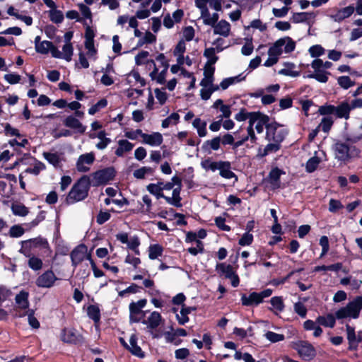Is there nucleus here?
Here are the masks:
<instances>
[{
	"instance_id": "obj_62",
	"label": "nucleus",
	"mask_w": 362,
	"mask_h": 362,
	"mask_svg": "<svg viewBox=\"0 0 362 362\" xmlns=\"http://www.w3.org/2000/svg\"><path fill=\"white\" fill-rule=\"evenodd\" d=\"M253 45L252 38L246 39V43L243 46L241 49V53L245 56L250 55L253 52Z\"/></svg>"
},
{
	"instance_id": "obj_49",
	"label": "nucleus",
	"mask_w": 362,
	"mask_h": 362,
	"mask_svg": "<svg viewBox=\"0 0 362 362\" xmlns=\"http://www.w3.org/2000/svg\"><path fill=\"white\" fill-rule=\"evenodd\" d=\"M204 56L208 59L207 64L213 65L218 60V57L216 55V49L214 47L205 49Z\"/></svg>"
},
{
	"instance_id": "obj_47",
	"label": "nucleus",
	"mask_w": 362,
	"mask_h": 362,
	"mask_svg": "<svg viewBox=\"0 0 362 362\" xmlns=\"http://www.w3.org/2000/svg\"><path fill=\"white\" fill-rule=\"evenodd\" d=\"M180 115L176 112H173L169 117L163 120L161 124L162 127L165 129L169 127L170 125H175L178 123Z\"/></svg>"
},
{
	"instance_id": "obj_5",
	"label": "nucleus",
	"mask_w": 362,
	"mask_h": 362,
	"mask_svg": "<svg viewBox=\"0 0 362 362\" xmlns=\"http://www.w3.org/2000/svg\"><path fill=\"white\" fill-rule=\"evenodd\" d=\"M29 293L25 291H21L15 297V315L22 317L26 315L29 309Z\"/></svg>"
},
{
	"instance_id": "obj_40",
	"label": "nucleus",
	"mask_w": 362,
	"mask_h": 362,
	"mask_svg": "<svg viewBox=\"0 0 362 362\" xmlns=\"http://www.w3.org/2000/svg\"><path fill=\"white\" fill-rule=\"evenodd\" d=\"M163 248L159 244L151 245L148 247V257L151 259H156L163 254Z\"/></svg>"
},
{
	"instance_id": "obj_21",
	"label": "nucleus",
	"mask_w": 362,
	"mask_h": 362,
	"mask_svg": "<svg viewBox=\"0 0 362 362\" xmlns=\"http://www.w3.org/2000/svg\"><path fill=\"white\" fill-rule=\"evenodd\" d=\"M66 127L74 129L78 133H84L86 128L83 126L81 122L73 116L67 117L64 122Z\"/></svg>"
},
{
	"instance_id": "obj_35",
	"label": "nucleus",
	"mask_w": 362,
	"mask_h": 362,
	"mask_svg": "<svg viewBox=\"0 0 362 362\" xmlns=\"http://www.w3.org/2000/svg\"><path fill=\"white\" fill-rule=\"evenodd\" d=\"M284 68L278 71L280 75L288 76L291 77H297L300 75V72L294 70L296 65L291 62H285Z\"/></svg>"
},
{
	"instance_id": "obj_17",
	"label": "nucleus",
	"mask_w": 362,
	"mask_h": 362,
	"mask_svg": "<svg viewBox=\"0 0 362 362\" xmlns=\"http://www.w3.org/2000/svg\"><path fill=\"white\" fill-rule=\"evenodd\" d=\"M163 141V135L160 132H152L142 135L141 143L151 146H159Z\"/></svg>"
},
{
	"instance_id": "obj_63",
	"label": "nucleus",
	"mask_w": 362,
	"mask_h": 362,
	"mask_svg": "<svg viewBox=\"0 0 362 362\" xmlns=\"http://www.w3.org/2000/svg\"><path fill=\"white\" fill-rule=\"evenodd\" d=\"M264 336L267 339L273 343L281 341L284 339V336L283 334H277L271 331L267 332Z\"/></svg>"
},
{
	"instance_id": "obj_28",
	"label": "nucleus",
	"mask_w": 362,
	"mask_h": 362,
	"mask_svg": "<svg viewBox=\"0 0 362 362\" xmlns=\"http://www.w3.org/2000/svg\"><path fill=\"white\" fill-rule=\"evenodd\" d=\"M335 115L339 118H345L347 119L349 117V113L351 110L350 105L347 102H343L338 106L335 107Z\"/></svg>"
},
{
	"instance_id": "obj_32",
	"label": "nucleus",
	"mask_w": 362,
	"mask_h": 362,
	"mask_svg": "<svg viewBox=\"0 0 362 362\" xmlns=\"http://www.w3.org/2000/svg\"><path fill=\"white\" fill-rule=\"evenodd\" d=\"M54 49H56V47L52 42L47 40L42 41L40 44H37L35 46L36 52L42 54H46L50 52L52 55Z\"/></svg>"
},
{
	"instance_id": "obj_7",
	"label": "nucleus",
	"mask_w": 362,
	"mask_h": 362,
	"mask_svg": "<svg viewBox=\"0 0 362 362\" xmlns=\"http://www.w3.org/2000/svg\"><path fill=\"white\" fill-rule=\"evenodd\" d=\"M146 304V300L142 299L129 304V321L131 323L142 322L145 316V311L142 309Z\"/></svg>"
},
{
	"instance_id": "obj_12",
	"label": "nucleus",
	"mask_w": 362,
	"mask_h": 362,
	"mask_svg": "<svg viewBox=\"0 0 362 362\" xmlns=\"http://www.w3.org/2000/svg\"><path fill=\"white\" fill-rule=\"evenodd\" d=\"M57 279L52 270H47L37 278L35 284L40 288H51Z\"/></svg>"
},
{
	"instance_id": "obj_22",
	"label": "nucleus",
	"mask_w": 362,
	"mask_h": 362,
	"mask_svg": "<svg viewBox=\"0 0 362 362\" xmlns=\"http://www.w3.org/2000/svg\"><path fill=\"white\" fill-rule=\"evenodd\" d=\"M161 315L158 312L154 311L151 313L147 320H143L142 323L146 325L147 327L151 329L158 327L161 322Z\"/></svg>"
},
{
	"instance_id": "obj_25",
	"label": "nucleus",
	"mask_w": 362,
	"mask_h": 362,
	"mask_svg": "<svg viewBox=\"0 0 362 362\" xmlns=\"http://www.w3.org/2000/svg\"><path fill=\"white\" fill-rule=\"evenodd\" d=\"M200 13V18L202 19L203 23L211 27H213L219 18V15L217 13L211 14L209 9H206Z\"/></svg>"
},
{
	"instance_id": "obj_2",
	"label": "nucleus",
	"mask_w": 362,
	"mask_h": 362,
	"mask_svg": "<svg viewBox=\"0 0 362 362\" xmlns=\"http://www.w3.org/2000/svg\"><path fill=\"white\" fill-rule=\"evenodd\" d=\"M362 310V296H357L350 301L346 306L341 307L335 312L336 318L343 319H357Z\"/></svg>"
},
{
	"instance_id": "obj_64",
	"label": "nucleus",
	"mask_w": 362,
	"mask_h": 362,
	"mask_svg": "<svg viewBox=\"0 0 362 362\" xmlns=\"http://www.w3.org/2000/svg\"><path fill=\"white\" fill-rule=\"evenodd\" d=\"M294 311L301 317L304 318L307 315V308L305 305L298 301L296 303L293 305Z\"/></svg>"
},
{
	"instance_id": "obj_59",
	"label": "nucleus",
	"mask_w": 362,
	"mask_h": 362,
	"mask_svg": "<svg viewBox=\"0 0 362 362\" xmlns=\"http://www.w3.org/2000/svg\"><path fill=\"white\" fill-rule=\"evenodd\" d=\"M255 112H247L245 109L240 110V111L235 115V119L238 122L245 121L248 119V122H250V118Z\"/></svg>"
},
{
	"instance_id": "obj_6",
	"label": "nucleus",
	"mask_w": 362,
	"mask_h": 362,
	"mask_svg": "<svg viewBox=\"0 0 362 362\" xmlns=\"http://www.w3.org/2000/svg\"><path fill=\"white\" fill-rule=\"evenodd\" d=\"M286 135V129L277 123H271L267 126L266 139L269 141L281 143Z\"/></svg>"
},
{
	"instance_id": "obj_29",
	"label": "nucleus",
	"mask_w": 362,
	"mask_h": 362,
	"mask_svg": "<svg viewBox=\"0 0 362 362\" xmlns=\"http://www.w3.org/2000/svg\"><path fill=\"white\" fill-rule=\"evenodd\" d=\"M128 349L134 356L139 358H143L144 356V354L141 349L137 345V337L135 334H132L129 338V346H128Z\"/></svg>"
},
{
	"instance_id": "obj_9",
	"label": "nucleus",
	"mask_w": 362,
	"mask_h": 362,
	"mask_svg": "<svg viewBox=\"0 0 362 362\" xmlns=\"http://www.w3.org/2000/svg\"><path fill=\"white\" fill-rule=\"evenodd\" d=\"M310 66L314 71L305 75L304 78H314L320 83H326L328 81L330 73L322 67L315 59L311 62Z\"/></svg>"
},
{
	"instance_id": "obj_18",
	"label": "nucleus",
	"mask_w": 362,
	"mask_h": 362,
	"mask_svg": "<svg viewBox=\"0 0 362 362\" xmlns=\"http://www.w3.org/2000/svg\"><path fill=\"white\" fill-rule=\"evenodd\" d=\"M354 12V6H348L339 9L335 13L332 14L329 17L335 22H341L344 19L350 17Z\"/></svg>"
},
{
	"instance_id": "obj_11",
	"label": "nucleus",
	"mask_w": 362,
	"mask_h": 362,
	"mask_svg": "<svg viewBox=\"0 0 362 362\" xmlns=\"http://www.w3.org/2000/svg\"><path fill=\"white\" fill-rule=\"evenodd\" d=\"M71 259L72 264L76 267L84 259H88L90 262L91 255L88 253V248L85 245H80L77 246L71 253Z\"/></svg>"
},
{
	"instance_id": "obj_33",
	"label": "nucleus",
	"mask_w": 362,
	"mask_h": 362,
	"mask_svg": "<svg viewBox=\"0 0 362 362\" xmlns=\"http://www.w3.org/2000/svg\"><path fill=\"white\" fill-rule=\"evenodd\" d=\"M216 270L221 276L228 279L235 272L230 264L226 263H218L216 266Z\"/></svg>"
},
{
	"instance_id": "obj_36",
	"label": "nucleus",
	"mask_w": 362,
	"mask_h": 362,
	"mask_svg": "<svg viewBox=\"0 0 362 362\" xmlns=\"http://www.w3.org/2000/svg\"><path fill=\"white\" fill-rule=\"evenodd\" d=\"M221 137L216 136L211 140L206 141L203 144V149L206 151L210 152L211 151H217L220 148L221 146Z\"/></svg>"
},
{
	"instance_id": "obj_38",
	"label": "nucleus",
	"mask_w": 362,
	"mask_h": 362,
	"mask_svg": "<svg viewBox=\"0 0 362 362\" xmlns=\"http://www.w3.org/2000/svg\"><path fill=\"white\" fill-rule=\"evenodd\" d=\"M221 163V161H214L210 158H207L201 162V166L205 170L215 172L218 170Z\"/></svg>"
},
{
	"instance_id": "obj_16",
	"label": "nucleus",
	"mask_w": 362,
	"mask_h": 362,
	"mask_svg": "<svg viewBox=\"0 0 362 362\" xmlns=\"http://www.w3.org/2000/svg\"><path fill=\"white\" fill-rule=\"evenodd\" d=\"M74 54V47L71 43H65L62 47V52L59 51L57 47L53 49L52 57L57 59H63L67 62H70Z\"/></svg>"
},
{
	"instance_id": "obj_20",
	"label": "nucleus",
	"mask_w": 362,
	"mask_h": 362,
	"mask_svg": "<svg viewBox=\"0 0 362 362\" xmlns=\"http://www.w3.org/2000/svg\"><path fill=\"white\" fill-rule=\"evenodd\" d=\"M118 146L115 151V153L117 157H123L127 153L132 151L134 144L127 139H120L117 142Z\"/></svg>"
},
{
	"instance_id": "obj_37",
	"label": "nucleus",
	"mask_w": 362,
	"mask_h": 362,
	"mask_svg": "<svg viewBox=\"0 0 362 362\" xmlns=\"http://www.w3.org/2000/svg\"><path fill=\"white\" fill-rule=\"evenodd\" d=\"M315 15L313 13L301 12L293 13L291 20L295 23L309 21L314 19Z\"/></svg>"
},
{
	"instance_id": "obj_3",
	"label": "nucleus",
	"mask_w": 362,
	"mask_h": 362,
	"mask_svg": "<svg viewBox=\"0 0 362 362\" xmlns=\"http://www.w3.org/2000/svg\"><path fill=\"white\" fill-rule=\"evenodd\" d=\"M49 246L48 242L41 238L30 239L21 242V247L19 252L27 257L33 256V250L35 249H45Z\"/></svg>"
},
{
	"instance_id": "obj_4",
	"label": "nucleus",
	"mask_w": 362,
	"mask_h": 362,
	"mask_svg": "<svg viewBox=\"0 0 362 362\" xmlns=\"http://www.w3.org/2000/svg\"><path fill=\"white\" fill-rule=\"evenodd\" d=\"M296 48V42L290 37H284L277 40L270 47L271 52L281 56L283 53L290 54Z\"/></svg>"
},
{
	"instance_id": "obj_30",
	"label": "nucleus",
	"mask_w": 362,
	"mask_h": 362,
	"mask_svg": "<svg viewBox=\"0 0 362 362\" xmlns=\"http://www.w3.org/2000/svg\"><path fill=\"white\" fill-rule=\"evenodd\" d=\"M317 322L322 326L332 328L336 323V316L332 314H327V315H320L317 317Z\"/></svg>"
},
{
	"instance_id": "obj_54",
	"label": "nucleus",
	"mask_w": 362,
	"mask_h": 362,
	"mask_svg": "<svg viewBox=\"0 0 362 362\" xmlns=\"http://www.w3.org/2000/svg\"><path fill=\"white\" fill-rule=\"evenodd\" d=\"M107 105V101L106 99H101L96 104L90 107L88 110V113L90 115H95L100 110L105 107Z\"/></svg>"
},
{
	"instance_id": "obj_39",
	"label": "nucleus",
	"mask_w": 362,
	"mask_h": 362,
	"mask_svg": "<svg viewBox=\"0 0 362 362\" xmlns=\"http://www.w3.org/2000/svg\"><path fill=\"white\" fill-rule=\"evenodd\" d=\"M43 156L50 164L54 167L57 168L60 166L62 159L58 153L45 152L43 153Z\"/></svg>"
},
{
	"instance_id": "obj_48",
	"label": "nucleus",
	"mask_w": 362,
	"mask_h": 362,
	"mask_svg": "<svg viewBox=\"0 0 362 362\" xmlns=\"http://www.w3.org/2000/svg\"><path fill=\"white\" fill-rule=\"evenodd\" d=\"M87 313L88 317L95 322H98L100 319V309L96 305H91L88 306Z\"/></svg>"
},
{
	"instance_id": "obj_60",
	"label": "nucleus",
	"mask_w": 362,
	"mask_h": 362,
	"mask_svg": "<svg viewBox=\"0 0 362 362\" xmlns=\"http://www.w3.org/2000/svg\"><path fill=\"white\" fill-rule=\"evenodd\" d=\"M149 52L148 51H141L135 57V63L136 65L140 66L146 64L148 61Z\"/></svg>"
},
{
	"instance_id": "obj_52",
	"label": "nucleus",
	"mask_w": 362,
	"mask_h": 362,
	"mask_svg": "<svg viewBox=\"0 0 362 362\" xmlns=\"http://www.w3.org/2000/svg\"><path fill=\"white\" fill-rule=\"evenodd\" d=\"M153 170L150 167L144 166L134 171L133 175L136 179H144L146 175L151 174Z\"/></svg>"
},
{
	"instance_id": "obj_55",
	"label": "nucleus",
	"mask_w": 362,
	"mask_h": 362,
	"mask_svg": "<svg viewBox=\"0 0 362 362\" xmlns=\"http://www.w3.org/2000/svg\"><path fill=\"white\" fill-rule=\"evenodd\" d=\"M280 148V143L273 141L272 143L268 144L264 148V151L262 153V156H265L269 153H275Z\"/></svg>"
},
{
	"instance_id": "obj_61",
	"label": "nucleus",
	"mask_w": 362,
	"mask_h": 362,
	"mask_svg": "<svg viewBox=\"0 0 362 362\" xmlns=\"http://www.w3.org/2000/svg\"><path fill=\"white\" fill-rule=\"evenodd\" d=\"M253 239L254 238L252 234L246 232L240 238L238 244L241 246H248L252 243Z\"/></svg>"
},
{
	"instance_id": "obj_50",
	"label": "nucleus",
	"mask_w": 362,
	"mask_h": 362,
	"mask_svg": "<svg viewBox=\"0 0 362 362\" xmlns=\"http://www.w3.org/2000/svg\"><path fill=\"white\" fill-rule=\"evenodd\" d=\"M28 264L33 270L37 271L42 269L43 263L41 259L33 255L29 257Z\"/></svg>"
},
{
	"instance_id": "obj_23",
	"label": "nucleus",
	"mask_w": 362,
	"mask_h": 362,
	"mask_svg": "<svg viewBox=\"0 0 362 362\" xmlns=\"http://www.w3.org/2000/svg\"><path fill=\"white\" fill-rule=\"evenodd\" d=\"M220 175L226 179L235 178V181L238 180V177L231 170V165L228 161H221L218 170Z\"/></svg>"
},
{
	"instance_id": "obj_43",
	"label": "nucleus",
	"mask_w": 362,
	"mask_h": 362,
	"mask_svg": "<svg viewBox=\"0 0 362 362\" xmlns=\"http://www.w3.org/2000/svg\"><path fill=\"white\" fill-rule=\"evenodd\" d=\"M11 210L14 215L19 216H25L29 212L28 209L21 203L13 204Z\"/></svg>"
},
{
	"instance_id": "obj_58",
	"label": "nucleus",
	"mask_w": 362,
	"mask_h": 362,
	"mask_svg": "<svg viewBox=\"0 0 362 362\" xmlns=\"http://www.w3.org/2000/svg\"><path fill=\"white\" fill-rule=\"evenodd\" d=\"M268 59L264 63V66L266 67H270L276 64L278 62L279 57V56L277 55L276 53L271 52L270 49H269L268 50Z\"/></svg>"
},
{
	"instance_id": "obj_8",
	"label": "nucleus",
	"mask_w": 362,
	"mask_h": 362,
	"mask_svg": "<svg viewBox=\"0 0 362 362\" xmlns=\"http://www.w3.org/2000/svg\"><path fill=\"white\" fill-rule=\"evenodd\" d=\"M336 158L341 161H345L354 156H358L360 151L355 147L349 148L346 144L337 143L334 145Z\"/></svg>"
},
{
	"instance_id": "obj_10",
	"label": "nucleus",
	"mask_w": 362,
	"mask_h": 362,
	"mask_svg": "<svg viewBox=\"0 0 362 362\" xmlns=\"http://www.w3.org/2000/svg\"><path fill=\"white\" fill-rule=\"evenodd\" d=\"M115 175V171L113 168H107L95 172L93 175L94 185H100L106 184L112 180Z\"/></svg>"
},
{
	"instance_id": "obj_53",
	"label": "nucleus",
	"mask_w": 362,
	"mask_h": 362,
	"mask_svg": "<svg viewBox=\"0 0 362 362\" xmlns=\"http://www.w3.org/2000/svg\"><path fill=\"white\" fill-rule=\"evenodd\" d=\"M320 163V160L318 157L313 156V157L310 158L306 163L305 168H306L307 172H308V173L314 172L317 169Z\"/></svg>"
},
{
	"instance_id": "obj_1",
	"label": "nucleus",
	"mask_w": 362,
	"mask_h": 362,
	"mask_svg": "<svg viewBox=\"0 0 362 362\" xmlns=\"http://www.w3.org/2000/svg\"><path fill=\"white\" fill-rule=\"evenodd\" d=\"M90 188L89 179L87 176H83L74 185L69 192L66 202L68 204H73L82 201L88 196Z\"/></svg>"
},
{
	"instance_id": "obj_31",
	"label": "nucleus",
	"mask_w": 362,
	"mask_h": 362,
	"mask_svg": "<svg viewBox=\"0 0 362 362\" xmlns=\"http://www.w3.org/2000/svg\"><path fill=\"white\" fill-rule=\"evenodd\" d=\"M61 339L66 343H76L78 341V335L72 329H64L61 334Z\"/></svg>"
},
{
	"instance_id": "obj_56",
	"label": "nucleus",
	"mask_w": 362,
	"mask_h": 362,
	"mask_svg": "<svg viewBox=\"0 0 362 362\" xmlns=\"http://www.w3.org/2000/svg\"><path fill=\"white\" fill-rule=\"evenodd\" d=\"M333 124V119L332 117H325L319 125L324 132H328Z\"/></svg>"
},
{
	"instance_id": "obj_45",
	"label": "nucleus",
	"mask_w": 362,
	"mask_h": 362,
	"mask_svg": "<svg viewBox=\"0 0 362 362\" xmlns=\"http://www.w3.org/2000/svg\"><path fill=\"white\" fill-rule=\"evenodd\" d=\"M127 80L129 83H139L141 87L146 85L145 80L141 77L139 73L136 71H131L128 75Z\"/></svg>"
},
{
	"instance_id": "obj_24",
	"label": "nucleus",
	"mask_w": 362,
	"mask_h": 362,
	"mask_svg": "<svg viewBox=\"0 0 362 362\" xmlns=\"http://www.w3.org/2000/svg\"><path fill=\"white\" fill-rule=\"evenodd\" d=\"M242 304L245 306L258 305L262 302L259 293L252 292L249 296L243 295L241 297Z\"/></svg>"
},
{
	"instance_id": "obj_46",
	"label": "nucleus",
	"mask_w": 362,
	"mask_h": 362,
	"mask_svg": "<svg viewBox=\"0 0 362 362\" xmlns=\"http://www.w3.org/2000/svg\"><path fill=\"white\" fill-rule=\"evenodd\" d=\"M147 190L152 194L155 195L158 199L163 198L166 196L163 194V189L160 185H156L155 183H151L147 186Z\"/></svg>"
},
{
	"instance_id": "obj_26",
	"label": "nucleus",
	"mask_w": 362,
	"mask_h": 362,
	"mask_svg": "<svg viewBox=\"0 0 362 362\" xmlns=\"http://www.w3.org/2000/svg\"><path fill=\"white\" fill-rule=\"evenodd\" d=\"M284 173L276 168L271 170L269 175V182L273 189H276L280 187V177Z\"/></svg>"
},
{
	"instance_id": "obj_51",
	"label": "nucleus",
	"mask_w": 362,
	"mask_h": 362,
	"mask_svg": "<svg viewBox=\"0 0 362 362\" xmlns=\"http://www.w3.org/2000/svg\"><path fill=\"white\" fill-rule=\"evenodd\" d=\"M245 28L246 30L253 28L259 30L260 32H264L267 29V25L259 19H255L251 21L250 25L245 27Z\"/></svg>"
},
{
	"instance_id": "obj_44",
	"label": "nucleus",
	"mask_w": 362,
	"mask_h": 362,
	"mask_svg": "<svg viewBox=\"0 0 362 362\" xmlns=\"http://www.w3.org/2000/svg\"><path fill=\"white\" fill-rule=\"evenodd\" d=\"M270 303L274 309V313L278 314L284 309V303L281 297L275 296L271 298Z\"/></svg>"
},
{
	"instance_id": "obj_19",
	"label": "nucleus",
	"mask_w": 362,
	"mask_h": 362,
	"mask_svg": "<svg viewBox=\"0 0 362 362\" xmlns=\"http://www.w3.org/2000/svg\"><path fill=\"white\" fill-rule=\"evenodd\" d=\"M212 28H214V33L215 35L227 37L230 34V24L226 20L217 21Z\"/></svg>"
},
{
	"instance_id": "obj_34",
	"label": "nucleus",
	"mask_w": 362,
	"mask_h": 362,
	"mask_svg": "<svg viewBox=\"0 0 362 362\" xmlns=\"http://www.w3.org/2000/svg\"><path fill=\"white\" fill-rule=\"evenodd\" d=\"M192 125L193 127L196 129L197 134L199 137H204L207 135V123L206 121L202 120L199 117H197L192 122Z\"/></svg>"
},
{
	"instance_id": "obj_13",
	"label": "nucleus",
	"mask_w": 362,
	"mask_h": 362,
	"mask_svg": "<svg viewBox=\"0 0 362 362\" xmlns=\"http://www.w3.org/2000/svg\"><path fill=\"white\" fill-rule=\"evenodd\" d=\"M95 160V154L93 152L81 155L76 162V169L78 172L86 173L89 171L90 166Z\"/></svg>"
},
{
	"instance_id": "obj_15",
	"label": "nucleus",
	"mask_w": 362,
	"mask_h": 362,
	"mask_svg": "<svg viewBox=\"0 0 362 362\" xmlns=\"http://www.w3.org/2000/svg\"><path fill=\"white\" fill-rule=\"evenodd\" d=\"M296 350L303 360L312 359L315 356L314 347L307 341H300L297 344Z\"/></svg>"
},
{
	"instance_id": "obj_41",
	"label": "nucleus",
	"mask_w": 362,
	"mask_h": 362,
	"mask_svg": "<svg viewBox=\"0 0 362 362\" xmlns=\"http://www.w3.org/2000/svg\"><path fill=\"white\" fill-rule=\"evenodd\" d=\"M45 169V165L43 163L39 160H35L33 166L28 167L25 173L32 174L34 175H38L41 171Z\"/></svg>"
},
{
	"instance_id": "obj_57",
	"label": "nucleus",
	"mask_w": 362,
	"mask_h": 362,
	"mask_svg": "<svg viewBox=\"0 0 362 362\" xmlns=\"http://www.w3.org/2000/svg\"><path fill=\"white\" fill-rule=\"evenodd\" d=\"M337 82L338 84L344 89H348L353 86L354 84V83L351 80L350 77L347 76H339L337 78Z\"/></svg>"
},
{
	"instance_id": "obj_27",
	"label": "nucleus",
	"mask_w": 362,
	"mask_h": 362,
	"mask_svg": "<svg viewBox=\"0 0 362 362\" xmlns=\"http://www.w3.org/2000/svg\"><path fill=\"white\" fill-rule=\"evenodd\" d=\"M245 77H246V75H244V74H240L235 76H232V77L224 78L220 83L221 89L226 90L230 86L236 84L240 81H244L245 79Z\"/></svg>"
},
{
	"instance_id": "obj_42",
	"label": "nucleus",
	"mask_w": 362,
	"mask_h": 362,
	"mask_svg": "<svg viewBox=\"0 0 362 362\" xmlns=\"http://www.w3.org/2000/svg\"><path fill=\"white\" fill-rule=\"evenodd\" d=\"M144 205L141 206V212L148 214L150 217H153L154 215L151 213L152 201L148 195H144L142 197Z\"/></svg>"
},
{
	"instance_id": "obj_14",
	"label": "nucleus",
	"mask_w": 362,
	"mask_h": 362,
	"mask_svg": "<svg viewBox=\"0 0 362 362\" xmlns=\"http://www.w3.org/2000/svg\"><path fill=\"white\" fill-rule=\"evenodd\" d=\"M269 121V117L267 115H264L259 112H255L250 118V122L249 125H251L252 127H254L258 134H261L264 131V127L267 126V124Z\"/></svg>"
}]
</instances>
